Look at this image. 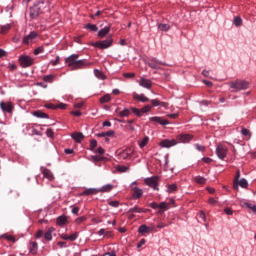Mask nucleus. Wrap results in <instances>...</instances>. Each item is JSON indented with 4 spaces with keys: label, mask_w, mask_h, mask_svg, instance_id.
Masks as SVG:
<instances>
[{
    "label": "nucleus",
    "mask_w": 256,
    "mask_h": 256,
    "mask_svg": "<svg viewBox=\"0 0 256 256\" xmlns=\"http://www.w3.org/2000/svg\"><path fill=\"white\" fill-rule=\"evenodd\" d=\"M130 113H134L136 115V117H143L141 109L136 108V107H130Z\"/></svg>",
    "instance_id": "nucleus-33"
},
{
    "label": "nucleus",
    "mask_w": 256,
    "mask_h": 256,
    "mask_svg": "<svg viewBox=\"0 0 256 256\" xmlns=\"http://www.w3.org/2000/svg\"><path fill=\"white\" fill-rule=\"evenodd\" d=\"M208 203H209V205H217L218 201H217V199L211 197L208 199Z\"/></svg>",
    "instance_id": "nucleus-59"
},
{
    "label": "nucleus",
    "mask_w": 256,
    "mask_h": 256,
    "mask_svg": "<svg viewBox=\"0 0 256 256\" xmlns=\"http://www.w3.org/2000/svg\"><path fill=\"white\" fill-rule=\"evenodd\" d=\"M152 107H167L166 102H161L159 99H152L151 100Z\"/></svg>",
    "instance_id": "nucleus-28"
},
{
    "label": "nucleus",
    "mask_w": 256,
    "mask_h": 256,
    "mask_svg": "<svg viewBox=\"0 0 256 256\" xmlns=\"http://www.w3.org/2000/svg\"><path fill=\"white\" fill-rule=\"evenodd\" d=\"M111 191H113V184H106L101 188H98L99 193H109Z\"/></svg>",
    "instance_id": "nucleus-24"
},
{
    "label": "nucleus",
    "mask_w": 256,
    "mask_h": 256,
    "mask_svg": "<svg viewBox=\"0 0 256 256\" xmlns=\"http://www.w3.org/2000/svg\"><path fill=\"white\" fill-rule=\"evenodd\" d=\"M158 209H164L165 211H167V209H169V204L167 202H161L160 204H158Z\"/></svg>",
    "instance_id": "nucleus-46"
},
{
    "label": "nucleus",
    "mask_w": 256,
    "mask_h": 256,
    "mask_svg": "<svg viewBox=\"0 0 256 256\" xmlns=\"http://www.w3.org/2000/svg\"><path fill=\"white\" fill-rule=\"evenodd\" d=\"M110 31H111V25L108 24L107 26H105L104 28L98 31V37H100V39H103V37H107V35H109Z\"/></svg>",
    "instance_id": "nucleus-17"
},
{
    "label": "nucleus",
    "mask_w": 256,
    "mask_h": 256,
    "mask_svg": "<svg viewBox=\"0 0 256 256\" xmlns=\"http://www.w3.org/2000/svg\"><path fill=\"white\" fill-rule=\"evenodd\" d=\"M158 29H159V31L167 32V31H169V29H171V26L169 24L160 23V24H158Z\"/></svg>",
    "instance_id": "nucleus-34"
},
{
    "label": "nucleus",
    "mask_w": 256,
    "mask_h": 256,
    "mask_svg": "<svg viewBox=\"0 0 256 256\" xmlns=\"http://www.w3.org/2000/svg\"><path fill=\"white\" fill-rule=\"evenodd\" d=\"M228 149L225 147V145H218L216 147V155L219 157L222 161L225 160V157H227Z\"/></svg>",
    "instance_id": "nucleus-9"
},
{
    "label": "nucleus",
    "mask_w": 256,
    "mask_h": 256,
    "mask_svg": "<svg viewBox=\"0 0 256 256\" xmlns=\"http://www.w3.org/2000/svg\"><path fill=\"white\" fill-rule=\"evenodd\" d=\"M42 175L45 177V179H48V181H53L55 179V176H53V172L49 170L48 168L41 167Z\"/></svg>",
    "instance_id": "nucleus-16"
},
{
    "label": "nucleus",
    "mask_w": 256,
    "mask_h": 256,
    "mask_svg": "<svg viewBox=\"0 0 256 256\" xmlns=\"http://www.w3.org/2000/svg\"><path fill=\"white\" fill-rule=\"evenodd\" d=\"M53 233H55V227H50L48 231L44 234L46 241H53Z\"/></svg>",
    "instance_id": "nucleus-23"
},
{
    "label": "nucleus",
    "mask_w": 256,
    "mask_h": 256,
    "mask_svg": "<svg viewBox=\"0 0 256 256\" xmlns=\"http://www.w3.org/2000/svg\"><path fill=\"white\" fill-rule=\"evenodd\" d=\"M32 115L37 117V119H49V114L42 112L41 110L34 111Z\"/></svg>",
    "instance_id": "nucleus-21"
},
{
    "label": "nucleus",
    "mask_w": 256,
    "mask_h": 256,
    "mask_svg": "<svg viewBox=\"0 0 256 256\" xmlns=\"http://www.w3.org/2000/svg\"><path fill=\"white\" fill-rule=\"evenodd\" d=\"M147 143H149V137L146 136L139 143L140 149H143V147L147 146Z\"/></svg>",
    "instance_id": "nucleus-41"
},
{
    "label": "nucleus",
    "mask_w": 256,
    "mask_h": 256,
    "mask_svg": "<svg viewBox=\"0 0 256 256\" xmlns=\"http://www.w3.org/2000/svg\"><path fill=\"white\" fill-rule=\"evenodd\" d=\"M202 161L204 163H206L207 165H209V163H212L213 162V159L209 158V157H203L202 158Z\"/></svg>",
    "instance_id": "nucleus-62"
},
{
    "label": "nucleus",
    "mask_w": 256,
    "mask_h": 256,
    "mask_svg": "<svg viewBox=\"0 0 256 256\" xmlns=\"http://www.w3.org/2000/svg\"><path fill=\"white\" fill-rule=\"evenodd\" d=\"M108 205H109L110 207H115V208H117V207H119V201H117V200L109 201V202H108Z\"/></svg>",
    "instance_id": "nucleus-54"
},
{
    "label": "nucleus",
    "mask_w": 256,
    "mask_h": 256,
    "mask_svg": "<svg viewBox=\"0 0 256 256\" xmlns=\"http://www.w3.org/2000/svg\"><path fill=\"white\" fill-rule=\"evenodd\" d=\"M85 29H89V31H93V32H96L99 30V28L95 24H87L85 26Z\"/></svg>",
    "instance_id": "nucleus-40"
},
{
    "label": "nucleus",
    "mask_w": 256,
    "mask_h": 256,
    "mask_svg": "<svg viewBox=\"0 0 256 256\" xmlns=\"http://www.w3.org/2000/svg\"><path fill=\"white\" fill-rule=\"evenodd\" d=\"M83 107H85V101L74 103V109H83Z\"/></svg>",
    "instance_id": "nucleus-44"
},
{
    "label": "nucleus",
    "mask_w": 256,
    "mask_h": 256,
    "mask_svg": "<svg viewBox=\"0 0 256 256\" xmlns=\"http://www.w3.org/2000/svg\"><path fill=\"white\" fill-rule=\"evenodd\" d=\"M56 109H67V104L60 102L56 105Z\"/></svg>",
    "instance_id": "nucleus-57"
},
{
    "label": "nucleus",
    "mask_w": 256,
    "mask_h": 256,
    "mask_svg": "<svg viewBox=\"0 0 256 256\" xmlns=\"http://www.w3.org/2000/svg\"><path fill=\"white\" fill-rule=\"evenodd\" d=\"M150 121L154 123H158L159 125H162V126L169 125V120L163 119L162 117H159V116L150 117Z\"/></svg>",
    "instance_id": "nucleus-14"
},
{
    "label": "nucleus",
    "mask_w": 256,
    "mask_h": 256,
    "mask_svg": "<svg viewBox=\"0 0 256 256\" xmlns=\"http://www.w3.org/2000/svg\"><path fill=\"white\" fill-rule=\"evenodd\" d=\"M144 184L151 187L153 191H159V176L155 175L144 179Z\"/></svg>",
    "instance_id": "nucleus-3"
},
{
    "label": "nucleus",
    "mask_w": 256,
    "mask_h": 256,
    "mask_svg": "<svg viewBox=\"0 0 256 256\" xmlns=\"http://www.w3.org/2000/svg\"><path fill=\"white\" fill-rule=\"evenodd\" d=\"M177 139L180 143H189L193 139V136L190 134H180L177 136Z\"/></svg>",
    "instance_id": "nucleus-18"
},
{
    "label": "nucleus",
    "mask_w": 256,
    "mask_h": 256,
    "mask_svg": "<svg viewBox=\"0 0 256 256\" xmlns=\"http://www.w3.org/2000/svg\"><path fill=\"white\" fill-rule=\"evenodd\" d=\"M99 188H87L82 193H80L81 197H87L89 195H98Z\"/></svg>",
    "instance_id": "nucleus-13"
},
{
    "label": "nucleus",
    "mask_w": 256,
    "mask_h": 256,
    "mask_svg": "<svg viewBox=\"0 0 256 256\" xmlns=\"http://www.w3.org/2000/svg\"><path fill=\"white\" fill-rule=\"evenodd\" d=\"M128 213H147V209H143V208L135 205L134 207H132L128 210Z\"/></svg>",
    "instance_id": "nucleus-26"
},
{
    "label": "nucleus",
    "mask_w": 256,
    "mask_h": 256,
    "mask_svg": "<svg viewBox=\"0 0 256 256\" xmlns=\"http://www.w3.org/2000/svg\"><path fill=\"white\" fill-rule=\"evenodd\" d=\"M37 37H39V34L36 31H32L23 37L22 43L23 45H31V43H33L34 39H37Z\"/></svg>",
    "instance_id": "nucleus-8"
},
{
    "label": "nucleus",
    "mask_w": 256,
    "mask_h": 256,
    "mask_svg": "<svg viewBox=\"0 0 256 256\" xmlns=\"http://www.w3.org/2000/svg\"><path fill=\"white\" fill-rule=\"evenodd\" d=\"M230 89L237 93L239 91H245V89H249V81L246 80H234L229 83Z\"/></svg>",
    "instance_id": "nucleus-2"
},
{
    "label": "nucleus",
    "mask_w": 256,
    "mask_h": 256,
    "mask_svg": "<svg viewBox=\"0 0 256 256\" xmlns=\"http://www.w3.org/2000/svg\"><path fill=\"white\" fill-rule=\"evenodd\" d=\"M194 180L198 185H205L207 183V179L203 176H196Z\"/></svg>",
    "instance_id": "nucleus-31"
},
{
    "label": "nucleus",
    "mask_w": 256,
    "mask_h": 256,
    "mask_svg": "<svg viewBox=\"0 0 256 256\" xmlns=\"http://www.w3.org/2000/svg\"><path fill=\"white\" fill-rule=\"evenodd\" d=\"M0 109L3 113H8L11 115L15 109V104L11 102V100L1 101L0 102Z\"/></svg>",
    "instance_id": "nucleus-4"
},
{
    "label": "nucleus",
    "mask_w": 256,
    "mask_h": 256,
    "mask_svg": "<svg viewBox=\"0 0 256 256\" xmlns=\"http://www.w3.org/2000/svg\"><path fill=\"white\" fill-rule=\"evenodd\" d=\"M143 197V189L138 188L133 191L132 199H141Z\"/></svg>",
    "instance_id": "nucleus-27"
},
{
    "label": "nucleus",
    "mask_w": 256,
    "mask_h": 256,
    "mask_svg": "<svg viewBox=\"0 0 256 256\" xmlns=\"http://www.w3.org/2000/svg\"><path fill=\"white\" fill-rule=\"evenodd\" d=\"M48 2L40 1L34 6L30 7V19H37L41 13H45Z\"/></svg>",
    "instance_id": "nucleus-1"
},
{
    "label": "nucleus",
    "mask_w": 256,
    "mask_h": 256,
    "mask_svg": "<svg viewBox=\"0 0 256 256\" xmlns=\"http://www.w3.org/2000/svg\"><path fill=\"white\" fill-rule=\"evenodd\" d=\"M113 45V38H108L106 40L96 41L93 43V47L96 49H109Z\"/></svg>",
    "instance_id": "nucleus-7"
},
{
    "label": "nucleus",
    "mask_w": 256,
    "mask_h": 256,
    "mask_svg": "<svg viewBox=\"0 0 256 256\" xmlns=\"http://www.w3.org/2000/svg\"><path fill=\"white\" fill-rule=\"evenodd\" d=\"M116 171H118V173H127V171H129V166L118 165L116 166Z\"/></svg>",
    "instance_id": "nucleus-32"
},
{
    "label": "nucleus",
    "mask_w": 256,
    "mask_h": 256,
    "mask_svg": "<svg viewBox=\"0 0 256 256\" xmlns=\"http://www.w3.org/2000/svg\"><path fill=\"white\" fill-rule=\"evenodd\" d=\"M70 115H73L74 117H81V115L83 114L81 113V111L76 110V111H71Z\"/></svg>",
    "instance_id": "nucleus-56"
},
{
    "label": "nucleus",
    "mask_w": 256,
    "mask_h": 256,
    "mask_svg": "<svg viewBox=\"0 0 256 256\" xmlns=\"http://www.w3.org/2000/svg\"><path fill=\"white\" fill-rule=\"evenodd\" d=\"M178 190L177 184H170L167 186L166 192L167 193H175Z\"/></svg>",
    "instance_id": "nucleus-35"
},
{
    "label": "nucleus",
    "mask_w": 256,
    "mask_h": 256,
    "mask_svg": "<svg viewBox=\"0 0 256 256\" xmlns=\"http://www.w3.org/2000/svg\"><path fill=\"white\" fill-rule=\"evenodd\" d=\"M234 25L236 27H241V25H243V19L239 16L234 17Z\"/></svg>",
    "instance_id": "nucleus-39"
},
{
    "label": "nucleus",
    "mask_w": 256,
    "mask_h": 256,
    "mask_svg": "<svg viewBox=\"0 0 256 256\" xmlns=\"http://www.w3.org/2000/svg\"><path fill=\"white\" fill-rule=\"evenodd\" d=\"M44 52H45V48H43V46H40L34 50V55H39Z\"/></svg>",
    "instance_id": "nucleus-49"
},
{
    "label": "nucleus",
    "mask_w": 256,
    "mask_h": 256,
    "mask_svg": "<svg viewBox=\"0 0 256 256\" xmlns=\"http://www.w3.org/2000/svg\"><path fill=\"white\" fill-rule=\"evenodd\" d=\"M239 185L242 187V189H247L249 187V182H247V179L242 178L238 182H234L233 188L239 189Z\"/></svg>",
    "instance_id": "nucleus-15"
},
{
    "label": "nucleus",
    "mask_w": 256,
    "mask_h": 256,
    "mask_svg": "<svg viewBox=\"0 0 256 256\" xmlns=\"http://www.w3.org/2000/svg\"><path fill=\"white\" fill-rule=\"evenodd\" d=\"M77 237H79V232H74L72 235L68 236V241H77Z\"/></svg>",
    "instance_id": "nucleus-45"
},
{
    "label": "nucleus",
    "mask_w": 256,
    "mask_h": 256,
    "mask_svg": "<svg viewBox=\"0 0 256 256\" xmlns=\"http://www.w3.org/2000/svg\"><path fill=\"white\" fill-rule=\"evenodd\" d=\"M146 65H148V67H150V69L159 70V69H161V65L166 66L167 63H165L155 57H152V58H149L148 61H146Z\"/></svg>",
    "instance_id": "nucleus-5"
},
{
    "label": "nucleus",
    "mask_w": 256,
    "mask_h": 256,
    "mask_svg": "<svg viewBox=\"0 0 256 256\" xmlns=\"http://www.w3.org/2000/svg\"><path fill=\"white\" fill-rule=\"evenodd\" d=\"M54 79H55V75L49 74L44 76L43 81H45V83H53Z\"/></svg>",
    "instance_id": "nucleus-37"
},
{
    "label": "nucleus",
    "mask_w": 256,
    "mask_h": 256,
    "mask_svg": "<svg viewBox=\"0 0 256 256\" xmlns=\"http://www.w3.org/2000/svg\"><path fill=\"white\" fill-rule=\"evenodd\" d=\"M224 213H226V215H233V209H231V208H225V209H224Z\"/></svg>",
    "instance_id": "nucleus-63"
},
{
    "label": "nucleus",
    "mask_w": 256,
    "mask_h": 256,
    "mask_svg": "<svg viewBox=\"0 0 256 256\" xmlns=\"http://www.w3.org/2000/svg\"><path fill=\"white\" fill-rule=\"evenodd\" d=\"M46 135H47V137H53V135H55L54 132H53V129L48 128L46 130Z\"/></svg>",
    "instance_id": "nucleus-61"
},
{
    "label": "nucleus",
    "mask_w": 256,
    "mask_h": 256,
    "mask_svg": "<svg viewBox=\"0 0 256 256\" xmlns=\"http://www.w3.org/2000/svg\"><path fill=\"white\" fill-rule=\"evenodd\" d=\"M60 60H61V58L59 56H56V59L51 60L49 64L52 65V67H55V66L59 65Z\"/></svg>",
    "instance_id": "nucleus-48"
},
{
    "label": "nucleus",
    "mask_w": 256,
    "mask_h": 256,
    "mask_svg": "<svg viewBox=\"0 0 256 256\" xmlns=\"http://www.w3.org/2000/svg\"><path fill=\"white\" fill-rule=\"evenodd\" d=\"M160 147L164 148V149H170V147H175V145H177V140L175 139H165L162 140L159 143Z\"/></svg>",
    "instance_id": "nucleus-11"
},
{
    "label": "nucleus",
    "mask_w": 256,
    "mask_h": 256,
    "mask_svg": "<svg viewBox=\"0 0 256 256\" xmlns=\"http://www.w3.org/2000/svg\"><path fill=\"white\" fill-rule=\"evenodd\" d=\"M120 159H128L129 158V152L123 150L122 152L119 153Z\"/></svg>",
    "instance_id": "nucleus-47"
},
{
    "label": "nucleus",
    "mask_w": 256,
    "mask_h": 256,
    "mask_svg": "<svg viewBox=\"0 0 256 256\" xmlns=\"http://www.w3.org/2000/svg\"><path fill=\"white\" fill-rule=\"evenodd\" d=\"M111 101V97H101L100 103H109Z\"/></svg>",
    "instance_id": "nucleus-60"
},
{
    "label": "nucleus",
    "mask_w": 256,
    "mask_h": 256,
    "mask_svg": "<svg viewBox=\"0 0 256 256\" xmlns=\"http://www.w3.org/2000/svg\"><path fill=\"white\" fill-rule=\"evenodd\" d=\"M37 251H39V244L37 242H30L29 253L37 255Z\"/></svg>",
    "instance_id": "nucleus-22"
},
{
    "label": "nucleus",
    "mask_w": 256,
    "mask_h": 256,
    "mask_svg": "<svg viewBox=\"0 0 256 256\" xmlns=\"http://www.w3.org/2000/svg\"><path fill=\"white\" fill-rule=\"evenodd\" d=\"M77 61H79V54H72L65 59V63L68 67H72V69L75 67Z\"/></svg>",
    "instance_id": "nucleus-10"
},
{
    "label": "nucleus",
    "mask_w": 256,
    "mask_h": 256,
    "mask_svg": "<svg viewBox=\"0 0 256 256\" xmlns=\"http://www.w3.org/2000/svg\"><path fill=\"white\" fill-rule=\"evenodd\" d=\"M195 148L197 151H200V153H204V151H205V146L200 145V144H195Z\"/></svg>",
    "instance_id": "nucleus-55"
},
{
    "label": "nucleus",
    "mask_w": 256,
    "mask_h": 256,
    "mask_svg": "<svg viewBox=\"0 0 256 256\" xmlns=\"http://www.w3.org/2000/svg\"><path fill=\"white\" fill-rule=\"evenodd\" d=\"M96 147H97V140H95V139L90 140L89 150L94 152Z\"/></svg>",
    "instance_id": "nucleus-42"
},
{
    "label": "nucleus",
    "mask_w": 256,
    "mask_h": 256,
    "mask_svg": "<svg viewBox=\"0 0 256 256\" xmlns=\"http://www.w3.org/2000/svg\"><path fill=\"white\" fill-rule=\"evenodd\" d=\"M94 75H95V77H97V79H100L101 81H105V79H107V77L105 76L103 71L98 70V69L94 70Z\"/></svg>",
    "instance_id": "nucleus-29"
},
{
    "label": "nucleus",
    "mask_w": 256,
    "mask_h": 256,
    "mask_svg": "<svg viewBox=\"0 0 256 256\" xmlns=\"http://www.w3.org/2000/svg\"><path fill=\"white\" fill-rule=\"evenodd\" d=\"M139 85L144 87L145 89H151L153 87V82L147 78H141L139 81Z\"/></svg>",
    "instance_id": "nucleus-19"
},
{
    "label": "nucleus",
    "mask_w": 256,
    "mask_h": 256,
    "mask_svg": "<svg viewBox=\"0 0 256 256\" xmlns=\"http://www.w3.org/2000/svg\"><path fill=\"white\" fill-rule=\"evenodd\" d=\"M149 111H151V105H146L141 109L142 115L143 113H149Z\"/></svg>",
    "instance_id": "nucleus-53"
},
{
    "label": "nucleus",
    "mask_w": 256,
    "mask_h": 256,
    "mask_svg": "<svg viewBox=\"0 0 256 256\" xmlns=\"http://www.w3.org/2000/svg\"><path fill=\"white\" fill-rule=\"evenodd\" d=\"M119 117H129L131 115V108H124L118 112Z\"/></svg>",
    "instance_id": "nucleus-30"
},
{
    "label": "nucleus",
    "mask_w": 256,
    "mask_h": 256,
    "mask_svg": "<svg viewBox=\"0 0 256 256\" xmlns=\"http://www.w3.org/2000/svg\"><path fill=\"white\" fill-rule=\"evenodd\" d=\"M18 61L23 69H27V67H31L35 63V60L27 55L19 56Z\"/></svg>",
    "instance_id": "nucleus-6"
},
{
    "label": "nucleus",
    "mask_w": 256,
    "mask_h": 256,
    "mask_svg": "<svg viewBox=\"0 0 256 256\" xmlns=\"http://www.w3.org/2000/svg\"><path fill=\"white\" fill-rule=\"evenodd\" d=\"M44 107H45L46 109H52V110L57 109V105H55V104H53V103H47V104L44 105Z\"/></svg>",
    "instance_id": "nucleus-51"
},
{
    "label": "nucleus",
    "mask_w": 256,
    "mask_h": 256,
    "mask_svg": "<svg viewBox=\"0 0 256 256\" xmlns=\"http://www.w3.org/2000/svg\"><path fill=\"white\" fill-rule=\"evenodd\" d=\"M130 189L131 191H136V189H139V187H137V181H134L130 184Z\"/></svg>",
    "instance_id": "nucleus-58"
},
{
    "label": "nucleus",
    "mask_w": 256,
    "mask_h": 256,
    "mask_svg": "<svg viewBox=\"0 0 256 256\" xmlns=\"http://www.w3.org/2000/svg\"><path fill=\"white\" fill-rule=\"evenodd\" d=\"M71 138L75 140L76 143H81L85 139V135L81 132H74L71 134Z\"/></svg>",
    "instance_id": "nucleus-20"
},
{
    "label": "nucleus",
    "mask_w": 256,
    "mask_h": 256,
    "mask_svg": "<svg viewBox=\"0 0 256 256\" xmlns=\"http://www.w3.org/2000/svg\"><path fill=\"white\" fill-rule=\"evenodd\" d=\"M87 221V216H81L75 219L76 225H81L82 223H85Z\"/></svg>",
    "instance_id": "nucleus-38"
},
{
    "label": "nucleus",
    "mask_w": 256,
    "mask_h": 256,
    "mask_svg": "<svg viewBox=\"0 0 256 256\" xmlns=\"http://www.w3.org/2000/svg\"><path fill=\"white\" fill-rule=\"evenodd\" d=\"M93 153H97L98 155H105V149H103V147H99L98 149L94 150Z\"/></svg>",
    "instance_id": "nucleus-52"
},
{
    "label": "nucleus",
    "mask_w": 256,
    "mask_h": 256,
    "mask_svg": "<svg viewBox=\"0 0 256 256\" xmlns=\"http://www.w3.org/2000/svg\"><path fill=\"white\" fill-rule=\"evenodd\" d=\"M57 225H59L60 227H65V225H67V216L65 215H61L57 218L56 220Z\"/></svg>",
    "instance_id": "nucleus-25"
},
{
    "label": "nucleus",
    "mask_w": 256,
    "mask_h": 256,
    "mask_svg": "<svg viewBox=\"0 0 256 256\" xmlns=\"http://www.w3.org/2000/svg\"><path fill=\"white\" fill-rule=\"evenodd\" d=\"M138 233H140L141 235H145V233H149L148 231V226L143 224L138 228Z\"/></svg>",
    "instance_id": "nucleus-36"
},
{
    "label": "nucleus",
    "mask_w": 256,
    "mask_h": 256,
    "mask_svg": "<svg viewBox=\"0 0 256 256\" xmlns=\"http://www.w3.org/2000/svg\"><path fill=\"white\" fill-rule=\"evenodd\" d=\"M89 65H91V63L88 62L86 59L77 60L72 70L75 71L77 69H85V67H89Z\"/></svg>",
    "instance_id": "nucleus-12"
},
{
    "label": "nucleus",
    "mask_w": 256,
    "mask_h": 256,
    "mask_svg": "<svg viewBox=\"0 0 256 256\" xmlns=\"http://www.w3.org/2000/svg\"><path fill=\"white\" fill-rule=\"evenodd\" d=\"M11 29V24H5L1 27L0 33L5 34Z\"/></svg>",
    "instance_id": "nucleus-43"
},
{
    "label": "nucleus",
    "mask_w": 256,
    "mask_h": 256,
    "mask_svg": "<svg viewBox=\"0 0 256 256\" xmlns=\"http://www.w3.org/2000/svg\"><path fill=\"white\" fill-rule=\"evenodd\" d=\"M103 256H117V254L115 253V251H112V252H106Z\"/></svg>",
    "instance_id": "nucleus-64"
},
{
    "label": "nucleus",
    "mask_w": 256,
    "mask_h": 256,
    "mask_svg": "<svg viewBox=\"0 0 256 256\" xmlns=\"http://www.w3.org/2000/svg\"><path fill=\"white\" fill-rule=\"evenodd\" d=\"M241 133L244 137H249L251 135V132L247 128H242Z\"/></svg>",
    "instance_id": "nucleus-50"
}]
</instances>
